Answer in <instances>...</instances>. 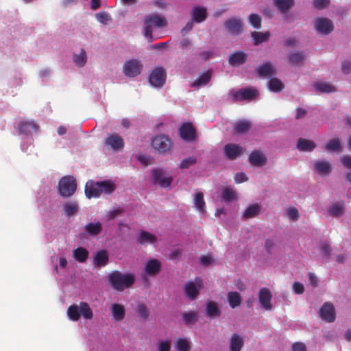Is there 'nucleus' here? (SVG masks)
<instances>
[{
	"mask_svg": "<svg viewBox=\"0 0 351 351\" xmlns=\"http://www.w3.org/2000/svg\"><path fill=\"white\" fill-rule=\"evenodd\" d=\"M108 281L111 287L117 291H123L131 287L135 282V276L132 274H122L119 271H113L108 276Z\"/></svg>",
	"mask_w": 351,
	"mask_h": 351,
	"instance_id": "1",
	"label": "nucleus"
},
{
	"mask_svg": "<svg viewBox=\"0 0 351 351\" xmlns=\"http://www.w3.org/2000/svg\"><path fill=\"white\" fill-rule=\"evenodd\" d=\"M259 95V91L256 87L247 86L241 88L237 90H231L228 93V99L232 103L242 101H251L256 99Z\"/></svg>",
	"mask_w": 351,
	"mask_h": 351,
	"instance_id": "2",
	"label": "nucleus"
},
{
	"mask_svg": "<svg viewBox=\"0 0 351 351\" xmlns=\"http://www.w3.org/2000/svg\"><path fill=\"white\" fill-rule=\"evenodd\" d=\"M167 25L166 19L158 14L147 15L144 19V36L151 42L153 39L152 33L154 28H160Z\"/></svg>",
	"mask_w": 351,
	"mask_h": 351,
	"instance_id": "3",
	"label": "nucleus"
},
{
	"mask_svg": "<svg viewBox=\"0 0 351 351\" xmlns=\"http://www.w3.org/2000/svg\"><path fill=\"white\" fill-rule=\"evenodd\" d=\"M67 315L71 320L77 322L81 315L86 319H91L93 313L88 303L81 302L79 305H71L67 309Z\"/></svg>",
	"mask_w": 351,
	"mask_h": 351,
	"instance_id": "4",
	"label": "nucleus"
},
{
	"mask_svg": "<svg viewBox=\"0 0 351 351\" xmlns=\"http://www.w3.org/2000/svg\"><path fill=\"white\" fill-rule=\"evenodd\" d=\"M58 189L61 196L64 197L72 196L77 189L75 178L71 176H63L58 182Z\"/></svg>",
	"mask_w": 351,
	"mask_h": 351,
	"instance_id": "5",
	"label": "nucleus"
},
{
	"mask_svg": "<svg viewBox=\"0 0 351 351\" xmlns=\"http://www.w3.org/2000/svg\"><path fill=\"white\" fill-rule=\"evenodd\" d=\"M167 74L162 67H156L149 77V82L156 88H162L166 82Z\"/></svg>",
	"mask_w": 351,
	"mask_h": 351,
	"instance_id": "6",
	"label": "nucleus"
},
{
	"mask_svg": "<svg viewBox=\"0 0 351 351\" xmlns=\"http://www.w3.org/2000/svg\"><path fill=\"white\" fill-rule=\"evenodd\" d=\"M203 282L201 278H196L195 282L190 281L184 285V293L191 300H195L202 288Z\"/></svg>",
	"mask_w": 351,
	"mask_h": 351,
	"instance_id": "7",
	"label": "nucleus"
},
{
	"mask_svg": "<svg viewBox=\"0 0 351 351\" xmlns=\"http://www.w3.org/2000/svg\"><path fill=\"white\" fill-rule=\"evenodd\" d=\"M152 182L154 184H158L161 187L167 188L170 186L173 178L171 176H167L162 169H155L152 171Z\"/></svg>",
	"mask_w": 351,
	"mask_h": 351,
	"instance_id": "8",
	"label": "nucleus"
},
{
	"mask_svg": "<svg viewBox=\"0 0 351 351\" xmlns=\"http://www.w3.org/2000/svg\"><path fill=\"white\" fill-rule=\"evenodd\" d=\"M315 28L319 34L328 35L333 31L334 25L329 19L319 17L315 21Z\"/></svg>",
	"mask_w": 351,
	"mask_h": 351,
	"instance_id": "9",
	"label": "nucleus"
},
{
	"mask_svg": "<svg viewBox=\"0 0 351 351\" xmlns=\"http://www.w3.org/2000/svg\"><path fill=\"white\" fill-rule=\"evenodd\" d=\"M153 147L159 152L165 153L171 148V141L165 135H159L154 137L152 142Z\"/></svg>",
	"mask_w": 351,
	"mask_h": 351,
	"instance_id": "10",
	"label": "nucleus"
},
{
	"mask_svg": "<svg viewBox=\"0 0 351 351\" xmlns=\"http://www.w3.org/2000/svg\"><path fill=\"white\" fill-rule=\"evenodd\" d=\"M319 315L322 319L328 322H333L335 320V309L332 304L325 302L319 310Z\"/></svg>",
	"mask_w": 351,
	"mask_h": 351,
	"instance_id": "11",
	"label": "nucleus"
},
{
	"mask_svg": "<svg viewBox=\"0 0 351 351\" xmlns=\"http://www.w3.org/2000/svg\"><path fill=\"white\" fill-rule=\"evenodd\" d=\"M271 297V293L268 288L263 287L259 290L258 300L261 307L266 311H270L272 308Z\"/></svg>",
	"mask_w": 351,
	"mask_h": 351,
	"instance_id": "12",
	"label": "nucleus"
},
{
	"mask_svg": "<svg viewBox=\"0 0 351 351\" xmlns=\"http://www.w3.org/2000/svg\"><path fill=\"white\" fill-rule=\"evenodd\" d=\"M85 194L88 198L99 197L101 195V181H88L85 186Z\"/></svg>",
	"mask_w": 351,
	"mask_h": 351,
	"instance_id": "13",
	"label": "nucleus"
},
{
	"mask_svg": "<svg viewBox=\"0 0 351 351\" xmlns=\"http://www.w3.org/2000/svg\"><path fill=\"white\" fill-rule=\"evenodd\" d=\"M179 133L182 139L192 141L195 138V130L190 123H185L180 128Z\"/></svg>",
	"mask_w": 351,
	"mask_h": 351,
	"instance_id": "14",
	"label": "nucleus"
},
{
	"mask_svg": "<svg viewBox=\"0 0 351 351\" xmlns=\"http://www.w3.org/2000/svg\"><path fill=\"white\" fill-rule=\"evenodd\" d=\"M242 21L238 18H232L228 19L225 23L226 29L232 34L238 35L242 32Z\"/></svg>",
	"mask_w": 351,
	"mask_h": 351,
	"instance_id": "15",
	"label": "nucleus"
},
{
	"mask_svg": "<svg viewBox=\"0 0 351 351\" xmlns=\"http://www.w3.org/2000/svg\"><path fill=\"white\" fill-rule=\"evenodd\" d=\"M224 152L227 158L234 160L243 153V148L239 145L228 143L224 146Z\"/></svg>",
	"mask_w": 351,
	"mask_h": 351,
	"instance_id": "16",
	"label": "nucleus"
},
{
	"mask_svg": "<svg viewBox=\"0 0 351 351\" xmlns=\"http://www.w3.org/2000/svg\"><path fill=\"white\" fill-rule=\"evenodd\" d=\"M106 144L114 150H119L124 147V141L117 134H111L106 138Z\"/></svg>",
	"mask_w": 351,
	"mask_h": 351,
	"instance_id": "17",
	"label": "nucleus"
},
{
	"mask_svg": "<svg viewBox=\"0 0 351 351\" xmlns=\"http://www.w3.org/2000/svg\"><path fill=\"white\" fill-rule=\"evenodd\" d=\"M161 270V263L157 259H149L146 263L145 271L149 276H155L159 274Z\"/></svg>",
	"mask_w": 351,
	"mask_h": 351,
	"instance_id": "18",
	"label": "nucleus"
},
{
	"mask_svg": "<svg viewBox=\"0 0 351 351\" xmlns=\"http://www.w3.org/2000/svg\"><path fill=\"white\" fill-rule=\"evenodd\" d=\"M249 161L254 166L261 167L266 163L267 159L261 152L255 150L250 154Z\"/></svg>",
	"mask_w": 351,
	"mask_h": 351,
	"instance_id": "19",
	"label": "nucleus"
},
{
	"mask_svg": "<svg viewBox=\"0 0 351 351\" xmlns=\"http://www.w3.org/2000/svg\"><path fill=\"white\" fill-rule=\"evenodd\" d=\"M192 21L196 23L204 21L207 17V11L204 7L195 6L191 10Z\"/></svg>",
	"mask_w": 351,
	"mask_h": 351,
	"instance_id": "20",
	"label": "nucleus"
},
{
	"mask_svg": "<svg viewBox=\"0 0 351 351\" xmlns=\"http://www.w3.org/2000/svg\"><path fill=\"white\" fill-rule=\"evenodd\" d=\"M38 126L34 121H21L19 123V130L21 134L26 135L30 134L32 132H36Z\"/></svg>",
	"mask_w": 351,
	"mask_h": 351,
	"instance_id": "21",
	"label": "nucleus"
},
{
	"mask_svg": "<svg viewBox=\"0 0 351 351\" xmlns=\"http://www.w3.org/2000/svg\"><path fill=\"white\" fill-rule=\"evenodd\" d=\"M110 311L113 317V319L116 322L122 321L125 316V310L122 304L114 303L112 304Z\"/></svg>",
	"mask_w": 351,
	"mask_h": 351,
	"instance_id": "22",
	"label": "nucleus"
},
{
	"mask_svg": "<svg viewBox=\"0 0 351 351\" xmlns=\"http://www.w3.org/2000/svg\"><path fill=\"white\" fill-rule=\"evenodd\" d=\"M315 170L320 175H329L332 171V167L326 160H318L314 164Z\"/></svg>",
	"mask_w": 351,
	"mask_h": 351,
	"instance_id": "23",
	"label": "nucleus"
},
{
	"mask_svg": "<svg viewBox=\"0 0 351 351\" xmlns=\"http://www.w3.org/2000/svg\"><path fill=\"white\" fill-rule=\"evenodd\" d=\"M213 74L212 69H209L206 72L202 73L198 78H197L192 84V87H199L204 86L208 84L211 79V76Z\"/></svg>",
	"mask_w": 351,
	"mask_h": 351,
	"instance_id": "24",
	"label": "nucleus"
},
{
	"mask_svg": "<svg viewBox=\"0 0 351 351\" xmlns=\"http://www.w3.org/2000/svg\"><path fill=\"white\" fill-rule=\"evenodd\" d=\"M102 224L101 222H90L86 224L84 230L86 233L92 237H96L99 235L102 231Z\"/></svg>",
	"mask_w": 351,
	"mask_h": 351,
	"instance_id": "25",
	"label": "nucleus"
},
{
	"mask_svg": "<svg viewBox=\"0 0 351 351\" xmlns=\"http://www.w3.org/2000/svg\"><path fill=\"white\" fill-rule=\"evenodd\" d=\"M157 241V237L147 231H141L137 238V242L141 245L154 244Z\"/></svg>",
	"mask_w": 351,
	"mask_h": 351,
	"instance_id": "26",
	"label": "nucleus"
},
{
	"mask_svg": "<svg viewBox=\"0 0 351 351\" xmlns=\"http://www.w3.org/2000/svg\"><path fill=\"white\" fill-rule=\"evenodd\" d=\"M243 345L244 341L239 335L234 333L232 335L230 341V351H241Z\"/></svg>",
	"mask_w": 351,
	"mask_h": 351,
	"instance_id": "27",
	"label": "nucleus"
},
{
	"mask_svg": "<svg viewBox=\"0 0 351 351\" xmlns=\"http://www.w3.org/2000/svg\"><path fill=\"white\" fill-rule=\"evenodd\" d=\"M316 147L314 141L300 138L298 141L297 148L301 152H311Z\"/></svg>",
	"mask_w": 351,
	"mask_h": 351,
	"instance_id": "28",
	"label": "nucleus"
},
{
	"mask_svg": "<svg viewBox=\"0 0 351 351\" xmlns=\"http://www.w3.org/2000/svg\"><path fill=\"white\" fill-rule=\"evenodd\" d=\"M315 89L321 93H330L337 90L336 87L330 83L319 82L314 83Z\"/></svg>",
	"mask_w": 351,
	"mask_h": 351,
	"instance_id": "29",
	"label": "nucleus"
},
{
	"mask_svg": "<svg viewBox=\"0 0 351 351\" xmlns=\"http://www.w3.org/2000/svg\"><path fill=\"white\" fill-rule=\"evenodd\" d=\"M108 262V255L106 250H99L97 252L94 259L95 266L101 267L105 266Z\"/></svg>",
	"mask_w": 351,
	"mask_h": 351,
	"instance_id": "30",
	"label": "nucleus"
},
{
	"mask_svg": "<svg viewBox=\"0 0 351 351\" xmlns=\"http://www.w3.org/2000/svg\"><path fill=\"white\" fill-rule=\"evenodd\" d=\"M247 55L243 51H237L231 54L228 58L229 63L234 64H243L245 63Z\"/></svg>",
	"mask_w": 351,
	"mask_h": 351,
	"instance_id": "31",
	"label": "nucleus"
},
{
	"mask_svg": "<svg viewBox=\"0 0 351 351\" xmlns=\"http://www.w3.org/2000/svg\"><path fill=\"white\" fill-rule=\"evenodd\" d=\"M206 313L209 317H215L220 316L221 311L215 302L208 301L206 304Z\"/></svg>",
	"mask_w": 351,
	"mask_h": 351,
	"instance_id": "32",
	"label": "nucleus"
},
{
	"mask_svg": "<svg viewBox=\"0 0 351 351\" xmlns=\"http://www.w3.org/2000/svg\"><path fill=\"white\" fill-rule=\"evenodd\" d=\"M269 89L274 93H279L285 88L282 82L277 77H271L268 82Z\"/></svg>",
	"mask_w": 351,
	"mask_h": 351,
	"instance_id": "33",
	"label": "nucleus"
},
{
	"mask_svg": "<svg viewBox=\"0 0 351 351\" xmlns=\"http://www.w3.org/2000/svg\"><path fill=\"white\" fill-rule=\"evenodd\" d=\"M228 300L229 302V304L231 308H234L241 304V295L237 292V291H230L228 293L227 295Z\"/></svg>",
	"mask_w": 351,
	"mask_h": 351,
	"instance_id": "34",
	"label": "nucleus"
},
{
	"mask_svg": "<svg viewBox=\"0 0 351 351\" xmlns=\"http://www.w3.org/2000/svg\"><path fill=\"white\" fill-rule=\"evenodd\" d=\"M88 251L83 247H79L73 250V257L80 263L86 262L88 257Z\"/></svg>",
	"mask_w": 351,
	"mask_h": 351,
	"instance_id": "35",
	"label": "nucleus"
},
{
	"mask_svg": "<svg viewBox=\"0 0 351 351\" xmlns=\"http://www.w3.org/2000/svg\"><path fill=\"white\" fill-rule=\"evenodd\" d=\"M269 36L270 33L269 32H253L252 33V37L253 38L254 45H258L263 42L267 41L269 39Z\"/></svg>",
	"mask_w": 351,
	"mask_h": 351,
	"instance_id": "36",
	"label": "nucleus"
},
{
	"mask_svg": "<svg viewBox=\"0 0 351 351\" xmlns=\"http://www.w3.org/2000/svg\"><path fill=\"white\" fill-rule=\"evenodd\" d=\"M182 317L184 324L187 326L195 324L198 319L197 313L195 311L184 312Z\"/></svg>",
	"mask_w": 351,
	"mask_h": 351,
	"instance_id": "37",
	"label": "nucleus"
},
{
	"mask_svg": "<svg viewBox=\"0 0 351 351\" xmlns=\"http://www.w3.org/2000/svg\"><path fill=\"white\" fill-rule=\"evenodd\" d=\"M343 202L336 203L330 206L328 209V212L332 217H340L343 214L344 208Z\"/></svg>",
	"mask_w": 351,
	"mask_h": 351,
	"instance_id": "38",
	"label": "nucleus"
},
{
	"mask_svg": "<svg viewBox=\"0 0 351 351\" xmlns=\"http://www.w3.org/2000/svg\"><path fill=\"white\" fill-rule=\"evenodd\" d=\"M252 127V124L247 121H239L234 125V131L238 134H244L248 132Z\"/></svg>",
	"mask_w": 351,
	"mask_h": 351,
	"instance_id": "39",
	"label": "nucleus"
},
{
	"mask_svg": "<svg viewBox=\"0 0 351 351\" xmlns=\"http://www.w3.org/2000/svg\"><path fill=\"white\" fill-rule=\"evenodd\" d=\"M260 206L258 204H252L246 208L243 217L245 219H250L256 217L260 213Z\"/></svg>",
	"mask_w": 351,
	"mask_h": 351,
	"instance_id": "40",
	"label": "nucleus"
},
{
	"mask_svg": "<svg viewBox=\"0 0 351 351\" xmlns=\"http://www.w3.org/2000/svg\"><path fill=\"white\" fill-rule=\"evenodd\" d=\"M73 60L76 64L84 65L87 60L86 51L81 49L78 53H75L73 56Z\"/></svg>",
	"mask_w": 351,
	"mask_h": 351,
	"instance_id": "41",
	"label": "nucleus"
},
{
	"mask_svg": "<svg viewBox=\"0 0 351 351\" xmlns=\"http://www.w3.org/2000/svg\"><path fill=\"white\" fill-rule=\"evenodd\" d=\"M194 204L195 208L201 213L205 210V202L204 195L202 192H198L195 195Z\"/></svg>",
	"mask_w": 351,
	"mask_h": 351,
	"instance_id": "42",
	"label": "nucleus"
},
{
	"mask_svg": "<svg viewBox=\"0 0 351 351\" xmlns=\"http://www.w3.org/2000/svg\"><path fill=\"white\" fill-rule=\"evenodd\" d=\"M79 206L75 202H68L64 205V211L69 217L74 215L78 210Z\"/></svg>",
	"mask_w": 351,
	"mask_h": 351,
	"instance_id": "43",
	"label": "nucleus"
},
{
	"mask_svg": "<svg viewBox=\"0 0 351 351\" xmlns=\"http://www.w3.org/2000/svg\"><path fill=\"white\" fill-rule=\"evenodd\" d=\"M293 0H275V4L282 12H287L293 5Z\"/></svg>",
	"mask_w": 351,
	"mask_h": 351,
	"instance_id": "44",
	"label": "nucleus"
},
{
	"mask_svg": "<svg viewBox=\"0 0 351 351\" xmlns=\"http://www.w3.org/2000/svg\"><path fill=\"white\" fill-rule=\"evenodd\" d=\"M116 189L115 184L108 180L101 181V194L105 193L111 194Z\"/></svg>",
	"mask_w": 351,
	"mask_h": 351,
	"instance_id": "45",
	"label": "nucleus"
},
{
	"mask_svg": "<svg viewBox=\"0 0 351 351\" xmlns=\"http://www.w3.org/2000/svg\"><path fill=\"white\" fill-rule=\"evenodd\" d=\"M325 148L330 152H338L341 150V145L339 138L329 141L325 145Z\"/></svg>",
	"mask_w": 351,
	"mask_h": 351,
	"instance_id": "46",
	"label": "nucleus"
},
{
	"mask_svg": "<svg viewBox=\"0 0 351 351\" xmlns=\"http://www.w3.org/2000/svg\"><path fill=\"white\" fill-rule=\"evenodd\" d=\"M276 73L275 67H258L257 73L261 77H270Z\"/></svg>",
	"mask_w": 351,
	"mask_h": 351,
	"instance_id": "47",
	"label": "nucleus"
},
{
	"mask_svg": "<svg viewBox=\"0 0 351 351\" xmlns=\"http://www.w3.org/2000/svg\"><path fill=\"white\" fill-rule=\"evenodd\" d=\"M305 58V55L300 52H294L289 55V60L290 62L293 64L303 63Z\"/></svg>",
	"mask_w": 351,
	"mask_h": 351,
	"instance_id": "48",
	"label": "nucleus"
},
{
	"mask_svg": "<svg viewBox=\"0 0 351 351\" xmlns=\"http://www.w3.org/2000/svg\"><path fill=\"white\" fill-rule=\"evenodd\" d=\"M222 198L225 202H232L237 198L235 191L230 188H225L222 192Z\"/></svg>",
	"mask_w": 351,
	"mask_h": 351,
	"instance_id": "49",
	"label": "nucleus"
},
{
	"mask_svg": "<svg viewBox=\"0 0 351 351\" xmlns=\"http://www.w3.org/2000/svg\"><path fill=\"white\" fill-rule=\"evenodd\" d=\"M176 348L178 351H190L189 343L184 338H180L177 340Z\"/></svg>",
	"mask_w": 351,
	"mask_h": 351,
	"instance_id": "50",
	"label": "nucleus"
},
{
	"mask_svg": "<svg viewBox=\"0 0 351 351\" xmlns=\"http://www.w3.org/2000/svg\"><path fill=\"white\" fill-rule=\"evenodd\" d=\"M136 312L143 319L145 320L148 318L149 309L145 304H139L137 306Z\"/></svg>",
	"mask_w": 351,
	"mask_h": 351,
	"instance_id": "51",
	"label": "nucleus"
},
{
	"mask_svg": "<svg viewBox=\"0 0 351 351\" xmlns=\"http://www.w3.org/2000/svg\"><path fill=\"white\" fill-rule=\"evenodd\" d=\"M141 67H123V73L129 77H136L141 73Z\"/></svg>",
	"mask_w": 351,
	"mask_h": 351,
	"instance_id": "52",
	"label": "nucleus"
},
{
	"mask_svg": "<svg viewBox=\"0 0 351 351\" xmlns=\"http://www.w3.org/2000/svg\"><path fill=\"white\" fill-rule=\"evenodd\" d=\"M249 22L254 28H260L261 25V18L258 14H251L249 16Z\"/></svg>",
	"mask_w": 351,
	"mask_h": 351,
	"instance_id": "53",
	"label": "nucleus"
},
{
	"mask_svg": "<svg viewBox=\"0 0 351 351\" xmlns=\"http://www.w3.org/2000/svg\"><path fill=\"white\" fill-rule=\"evenodd\" d=\"M196 162H197V160L195 158L189 157V158L183 159L181 161L179 167L180 169H187L189 167L195 165L196 163Z\"/></svg>",
	"mask_w": 351,
	"mask_h": 351,
	"instance_id": "54",
	"label": "nucleus"
},
{
	"mask_svg": "<svg viewBox=\"0 0 351 351\" xmlns=\"http://www.w3.org/2000/svg\"><path fill=\"white\" fill-rule=\"evenodd\" d=\"M96 19L102 24H107V23L111 19L110 16L104 12L96 14Z\"/></svg>",
	"mask_w": 351,
	"mask_h": 351,
	"instance_id": "55",
	"label": "nucleus"
},
{
	"mask_svg": "<svg viewBox=\"0 0 351 351\" xmlns=\"http://www.w3.org/2000/svg\"><path fill=\"white\" fill-rule=\"evenodd\" d=\"M320 251L323 256L329 257L331 254V248L328 243L324 242L320 245Z\"/></svg>",
	"mask_w": 351,
	"mask_h": 351,
	"instance_id": "56",
	"label": "nucleus"
},
{
	"mask_svg": "<svg viewBox=\"0 0 351 351\" xmlns=\"http://www.w3.org/2000/svg\"><path fill=\"white\" fill-rule=\"evenodd\" d=\"M287 215L288 217L291 220H298L299 218L298 210L294 207L287 210Z\"/></svg>",
	"mask_w": 351,
	"mask_h": 351,
	"instance_id": "57",
	"label": "nucleus"
},
{
	"mask_svg": "<svg viewBox=\"0 0 351 351\" xmlns=\"http://www.w3.org/2000/svg\"><path fill=\"white\" fill-rule=\"evenodd\" d=\"M158 351H170L171 350V343L169 341H161L158 343Z\"/></svg>",
	"mask_w": 351,
	"mask_h": 351,
	"instance_id": "58",
	"label": "nucleus"
},
{
	"mask_svg": "<svg viewBox=\"0 0 351 351\" xmlns=\"http://www.w3.org/2000/svg\"><path fill=\"white\" fill-rule=\"evenodd\" d=\"M330 0H314L313 5L317 9H323L328 5Z\"/></svg>",
	"mask_w": 351,
	"mask_h": 351,
	"instance_id": "59",
	"label": "nucleus"
},
{
	"mask_svg": "<svg viewBox=\"0 0 351 351\" xmlns=\"http://www.w3.org/2000/svg\"><path fill=\"white\" fill-rule=\"evenodd\" d=\"M293 289L296 294H302L304 291V285L298 282H295L293 283Z\"/></svg>",
	"mask_w": 351,
	"mask_h": 351,
	"instance_id": "60",
	"label": "nucleus"
},
{
	"mask_svg": "<svg viewBox=\"0 0 351 351\" xmlns=\"http://www.w3.org/2000/svg\"><path fill=\"white\" fill-rule=\"evenodd\" d=\"M213 261V258L210 255L202 256L200 258V263L203 266H208Z\"/></svg>",
	"mask_w": 351,
	"mask_h": 351,
	"instance_id": "61",
	"label": "nucleus"
},
{
	"mask_svg": "<svg viewBox=\"0 0 351 351\" xmlns=\"http://www.w3.org/2000/svg\"><path fill=\"white\" fill-rule=\"evenodd\" d=\"M341 162L346 168L351 169V156H343L341 158Z\"/></svg>",
	"mask_w": 351,
	"mask_h": 351,
	"instance_id": "62",
	"label": "nucleus"
},
{
	"mask_svg": "<svg viewBox=\"0 0 351 351\" xmlns=\"http://www.w3.org/2000/svg\"><path fill=\"white\" fill-rule=\"evenodd\" d=\"M248 178L244 173H238L234 176V180L237 183H241L247 181Z\"/></svg>",
	"mask_w": 351,
	"mask_h": 351,
	"instance_id": "63",
	"label": "nucleus"
},
{
	"mask_svg": "<svg viewBox=\"0 0 351 351\" xmlns=\"http://www.w3.org/2000/svg\"><path fill=\"white\" fill-rule=\"evenodd\" d=\"M292 348L293 351H306L305 344L301 342L294 343Z\"/></svg>",
	"mask_w": 351,
	"mask_h": 351,
	"instance_id": "64",
	"label": "nucleus"
}]
</instances>
